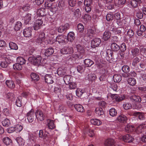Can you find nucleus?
I'll list each match as a JSON object with an SVG mask.
<instances>
[{"mask_svg":"<svg viewBox=\"0 0 146 146\" xmlns=\"http://www.w3.org/2000/svg\"><path fill=\"white\" fill-rule=\"evenodd\" d=\"M74 108L78 112H83L84 111V109L83 106L79 104H76L74 105Z\"/></svg>","mask_w":146,"mask_h":146,"instance_id":"6ab92c4d","label":"nucleus"},{"mask_svg":"<svg viewBox=\"0 0 146 146\" xmlns=\"http://www.w3.org/2000/svg\"><path fill=\"white\" fill-rule=\"evenodd\" d=\"M35 114L36 118H37L38 120L42 121L44 119L45 116L41 111L38 110Z\"/></svg>","mask_w":146,"mask_h":146,"instance_id":"0eeeda50","label":"nucleus"},{"mask_svg":"<svg viewBox=\"0 0 146 146\" xmlns=\"http://www.w3.org/2000/svg\"><path fill=\"white\" fill-rule=\"evenodd\" d=\"M123 139L125 142L130 143L133 141V138L129 134H127L125 135L123 137Z\"/></svg>","mask_w":146,"mask_h":146,"instance_id":"9d476101","label":"nucleus"},{"mask_svg":"<svg viewBox=\"0 0 146 146\" xmlns=\"http://www.w3.org/2000/svg\"><path fill=\"white\" fill-rule=\"evenodd\" d=\"M113 79L114 82H119L121 80V76L119 74H115L113 76Z\"/></svg>","mask_w":146,"mask_h":146,"instance_id":"2f4dec72","label":"nucleus"},{"mask_svg":"<svg viewBox=\"0 0 146 146\" xmlns=\"http://www.w3.org/2000/svg\"><path fill=\"white\" fill-rule=\"evenodd\" d=\"M22 26V24L21 22L18 21L17 22L15 27V30L16 31L20 30Z\"/></svg>","mask_w":146,"mask_h":146,"instance_id":"de8ad7c7","label":"nucleus"},{"mask_svg":"<svg viewBox=\"0 0 146 146\" xmlns=\"http://www.w3.org/2000/svg\"><path fill=\"white\" fill-rule=\"evenodd\" d=\"M17 63L22 65L25 64L26 60L24 58L21 57H19L17 58Z\"/></svg>","mask_w":146,"mask_h":146,"instance_id":"c9c22d12","label":"nucleus"},{"mask_svg":"<svg viewBox=\"0 0 146 146\" xmlns=\"http://www.w3.org/2000/svg\"><path fill=\"white\" fill-rule=\"evenodd\" d=\"M101 43V40L100 38H96L92 40L91 42V46L94 48L98 46Z\"/></svg>","mask_w":146,"mask_h":146,"instance_id":"39448f33","label":"nucleus"},{"mask_svg":"<svg viewBox=\"0 0 146 146\" xmlns=\"http://www.w3.org/2000/svg\"><path fill=\"white\" fill-rule=\"evenodd\" d=\"M122 70L123 72L127 73L130 71V68L127 65H124L122 66Z\"/></svg>","mask_w":146,"mask_h":146,"instance_id":"8fccbe9b","label":"nucleus"},{"mask_svg":"<svg viewBox=\"0 0 146 146\" xmlns=\"http://www.w3.org/2000/svg\"><path fill=\"white\" fill-rule=\"evenodd\" d=\"M45 7L47 9L50 8L52 9L53 8L52 3L50 1H47L45 2Z\"/></svg>","mask_w":146,"mask_h":146,"instance_id":"864d4df0","label":"nucleus"},{"mask_svg":"<svg viewBox=\"0 0 146 146\" xmlns=\"http://www.w3.org/2000/svg\"><path fill=\"white\" fill-rule=\"evenodd\" d=\"M48 128L50 129H52L55 127V126L53 121L51 120L49 121L48 124Z\"/></svg>","mask_w":146,"mask_h":146,"instance_id":"bf43d9fd","label":"nucleus"},{"mask_svg":"<svg viewBox=\"0 0 146 146\" xmlns=\"http://www.w3.org/2000/svg\"><path fill=\"white\" fill-rule=\"evenodd\" d=\"M136 16L139 19H141L143 17V15L141 11H138L137 13Z\"/></svg>","mask_w":146,"mask_h":146,"instance_id":"774afa93","label":"nucleus"},{"mask_svg":"<svg viewBox=\"0 0 146 146\" xmlns=\"http://www.w3.org/2000/svg\"><path fill=\"white\" fill-rule=\"evenodd\" d=\"M75 15L77 17H80L81 16V13L79 9H77L74 12Z\"/></svg>","mask_w":146,"mask_h":146,"instance_id":"69168bd1","label":"nucleus"},{"mask_svg":"<svg viewBox=\"0 0 146 146\" xmlns=\"http://www.w3.org/2000/svg\"><path fill=\"white\" fill-rule=\"evenodd\" d=\"M65 6V1L62 0L60 1L58 3V6L60 9H63Z\"/></svg>","mask_w":146,"mask_h":146,"instance_id":"603ef678","label":"nucleus"},{"mask_svg":"<svg viewBox=\"0 0 146 146\" xmlns=\"http://www.w3.org/2000/svg\"><path fill=\"white\" fill-rule=\"evenodd\" d=\"M95 111L97 115L98 116L103 115L104 114L103 109L101 108H96L95 110Z\"/></svg>","mask_w":146,"mask_h":146,"instance_id":"5701e85b","label":"nucleus"},{"mask_svg":"<svg viewBox=\"0 0 146 146\" xmlns=\"http://www.w3.org/2000/svg\"><path fill=\"white\" fill-rule=\"evenodd\" d=\"M130 99L131 101L133 102H140L141 101V98L139 96H137L136 95H133L130 97Z\"/></svg>","mask_w":146,"mask_h":146,"instance_id":"2eb2a0df","label":"nucleus"},{"mask_svg":"<svg viewBox=\"0 0 146 146\" xmlns=\"http://www.w3.org/2000/svg\"><path fill=\"white\" fill-rule=\"evenodd\" d=\"M3 143L6 145H8L11 144L12 143V141L10 138L8 137H5L2 139Z\"/></svg>","mask_w":146,"mask_h":146,"instance_id":"412c9836","label":"nucleus"},{"mask_svg":"<svg viewBox=\"0 0 146 146\" xmlns=\"http://www.w3.org/2000/svg\"><path fill=\"white\" fill-rule=\"evenodd\" d=\"M31 8V6L29 4H26L24 5L22 7L23 9L25 11H27L30 9Z\"/></svg>","mask_w":146,"mask_h":146,"instance_id":"680f3d73","label":"nucleus"},{"mask_svg":"<svg viewBox=\"0 0 146 146\" xmlns=\"http://www.w3.org/2000/svg\"><path fill=\"white\" fill-rule=\"evenodd\" d=\"M45 38V35L44 33H40L39 35L38 39L39 41L38 43H40L44 40Z\"/></svg>","mask_w":146,"mask_h":146,"instance_id":"79ce46f5","label":"nucleus"},{"mask_svg":"<svg viewBox=\"0 0 146 146\" xmlns=\"http://www.w3.org/2000/svg\"><path fill=\"white\" fill-rule=\"evenodd\" d=\"M113 15L112 13H108L106 16V19L108 21H110L113 20Z\"/></svg>","mask_w":146,"mask_h":146,"instance_id":"09e8293b","label":"nucleus"},{"mask_svg":"<svg viewBox=\"0 0 146 146\" xmlns=\"http://www.w3.org/2000/svg\"><path fill=\"white\" fill-rule=\"evenodd\" d=\"M111 47L113 50L115 51H118L120 48V47L115 42H113L111 44Z\"/></svg>","mask_w":146,"mask_h":146,"instance_id":"a878e982","label":"nucleus"},{"mask_svg":"<svg viewBox=\"0 0 146 146\" xmlns=\"http://www.w3.org/2000/svg\"><path fill=\"white\" fill-rule=\"evenodd\" d=\"M132 55L133 57L139 56L141 55V52L138 48H135L132 49L131 51Z\"/></svg>","mask_w":146,"mask_h":146,"instance_id":"f8f14e48","label":"nucleus"},{"mask_svg":"<svg viewBox=\"0 0 146 146\" xmlns=\"http://www.w3.org/2000/svg\"><path fill=\"white\" fill-rule=\"evenodd\" d=\"M71 77L70 76L67 75L64 78V81L66 84H68L71 82Z\"/></svg>","mask_w":146,"mask_h":146,"instance_id":"a19ab883","label":"nucleus"},{"mask_svg":"<svg viewBox=\"0 0 146 146\" xmlns=\"http://www.w3.org/2000/svg\"><path fill=\"white\" fill-rule=\"evenodd\" d=\"M141 3L140 0H132L131 2V6L134 7H136L137 5L140 4Z\"/></svg>","mask_w":146,"mask_h":146,"instance_id":"7c9ffc66","label":"nucleus"},{"mask_svg":"<svg viewBox=\"0 0 146 146\" xmlns=\"http://www.w3.org/2000/svg\"><path fill=\"white\" fill-rule=\"evenodd\" d=\"M111 98L113 99H115V100L117 102H119L122 101L123 99L122 98H120L119 96L116 94H113L111 95Z\"/></svg>","mask_w":146,"mask_h":146,"instance_id":"37998d69","label":"nucleus"},{"mask_svg":"<svg viewBox=\"0 0 146 146\" xmlns=\"http://www.w3.org/2000/svg\"><path fill=\"white\" fill-rule=\"evenodd\" d=\"M133 115L137 117L140 120H143L145 119V117L143 113L138 112H135L133 113Z\"/></svg>","mask_w":146,"mask_h":146,"instance_id":"a211bd4d","label":"nucleus"},{"mask_svg":"<svg viewBox=\"0 0 146 146\" xmlns=\"http://www.w3.org/2000/svg\"><path fill=\"white\" fill-rule=\"evenodd\" d=\"M56 41L59 43H66L67 42L68 40L66 39V37L63 35H61L54 37Z\"/></svg>","mask_w":146,"mask_h":146,"instance_id":"20e7f679","label":"nucleus"},{"mask_svg":"<svg viewBox=\"0 0 146 146\" xmlns=\"http://www.w3.org/2000/svg\"><path fill=\"white\" fill-rule=\"evenodd\" d=\"M6 85L10 88H13L15 87V84L14 82L11 80H7L6 81Z\"/></svg>","mask_w":146,"mask_h":146,"instance_id":"c85d7f7f","label":"nucleus"},{"mask_svg":"<svg viewBox=\"0 0 146 146\" xmlns=\"http://www.w3.org/2000/svg\"><path fill=\"white\" fill-rule=\"evenodd\" d=\"M54 52V50L52 48H49L47 49L45 52V55L47 56H49L51 55Z\"/></svg>","mask_w":146,"mask_h":146,"instance_id":"cd10ccee","label":"nucleus"},{"mask_svg":"<svg viewBox=\"0 0 146 146\" xmlns=\"http://www.w3.org/2000/svg\"><path fill=\"white\" fill-rule=\"evenodd\" d=\"M85 67L82 65H78L77 67L78 71L80 73H82L85 70Z\"/></svg>","mask_w":146,"mask_h":146,"instance_id":"ea45409f","label":"nucleus"},{"mask_svg":"<svg viewBox=\"0 0 146 146\" xmlns=\"http://www.w3.org/2000/svg\"><path fill=\"white\" fill-rule=\"evenodd\" d=\"M88 76L89 80L92 82L94 81L97 78L96 75L94 74H88Z\"/></svg>","mask_w":146,"mask_h":146,"instance_id":"a18cd8bd","label":"nucleus"},{"mask_svg":"<svg viewBox=\"0 0 146 146\" xmlns=\"http://www.w3.org/2000/svg\"><path fill=\"white\" fill-rule=\"evenodd\" d=\"M27 117L28 121L30 123L32 122L34 119H36V114L33 110H31L27 113Z\"/></svg>","mask_w":146,"mask_h":146,"instance_id":"f03ea898","label":"nucleus"},{"mask_svg":"<svg viewBox=\"0 0 146 146\" xmlns=\"http://www.w3.org/2000/svg\"><path fill=\"white\" fill-rule=\"evenodd\" d=\"M2 124L3 126L8 127L10 124V122L9 120L7 119H5L2 122Z\"/></svg>","mask_w":146,"mask_h":146,"instance_id":"6e6d98bb","label":"nucleus"},{"mask_svg":"<svg viewBox=\"0 0 146 146\" xmlns=\"http://www.w3.org/2000/svg\"><path fill=\"white\" fill-rule=\"evenodd\" d=\"M90 122L92 124L97 125H100L102 123L100 121L96 119H92L91 120Z\"/></svg>","mask_w":146,"mask_h":146,"instance_id":"72a5a7b5","label":"nucleus"},{"mask_svg":"<svg viewBox=\"0 0 146 146\" xmlns=\"http://www.w3.org/2000/svg\"><path fill=\"white\" fill-rule=\"evenodd\" d=\"M13 68L15 70H21L22 68V65L17 63L13 65Z\"/></svg>","mask_w":146,"mask_h":146,"instance_id":"58836bf2","label":"nucleus"},{"mask_svg":"<svg viewBox=\"0 0 146 146\" xmlns=\"http://www.w3.org/2000/svg\"><path fill=\"white\" fill-rule=\"evenodd\" d=\"M117 119L120 122L124 123L126 122L127 118L125 115H121L118 116Z\"/></svg>","mask_w":146,"mask_h":146,"instance_id":"4468645a","label":"nucleus"},{"mask_svg":"<svg viewBox=\"0 0 146 146\" xmlns=\"http://www.w3.org/2000/svg\"><path fill=\"white\" fill-rule=\"evenodd\" d=\"M31 15L30 14H27L25 17V23L26 24H27L31 20Z\"/></svg>","mask_w":146,"mask_h":146,"instance_id":"f704fd0d","label":"nucleus"},{"mask_svg":"<svg viewBox=\"0 0 146 146\" xmlns=\"http://www.w3.org/2000/svg\"><path fill=\"white\" fill-rule=\"evenodd\" d=\"M120 50L121 52H124L126 49V46L125 43H122L120 47Z\"/></svg>","mask_w":146,"mask_h":146,"instance_id":"e2e57ef3","label":"nucleus"},{"mask_svg":"<svg viewBox=\"0 0 146 146\" xmlns=\"http://www.w3.org/2000/svg\"><path fill=\"white\" fill-rule=\"evenodd\" d=\"M69 84V88L70 89H74L76 88V84L73 82H71Z\"/></svg>","mask_w":146,"mask_h":146,"instance_id":"4d7b16f0","label":"nucleus"},{"mask_svg":"<svg viewBox=\"0 0 146 146\" xmlns=\"http://www.w3.org/2000/svg\"><path fill=\"white\" fill-rule=\"evenodd\" d=\"M76 48L78 52L81 53H82V54L79 56L78 57L80 58H82L83 56L82 54L84 53L85 52L84 48L80 44L77 45L76 46Z\"/></svg>","mask_w":146,"mask_h":146,"instance_id":"1a4fd4ad","label":"nucleus"},{"mask_svg":"<svg viewBox=\"0 0 146 146\" xmlns=\"http://www.w3.org/2000/svg\"><path fill=\"white\" fill-rule=\"evenodd\" d=\"M16 141L18 144L20 145L23 146L24 144V141L21 137H18L16 139Z\"/></svg>","mask_w":146,"mask_h":146,"instance_id":"5fc2aeb1","label":"nucleus"},{"mask_svg":"<svg viewBox=\"0 0 146 146\" xmlns=\"http://www.w3.org/2000/svg\"><path fill=\"white\" fill-rule=\"evenodd\" d=\"M31 76L32 80L35 82L37 81L39 79L38 75L35 73H31Z\"/></svg>","mask_w":146,"mask_h":146,"instance_id":"c756f323","label":"nucleus"},{"mask_svg":"<svg viewBox=\"0 0 146 146\" xmlns=\"http://www.w3.org/2000/svg\"><path fill=\"white\" fill-rule=\"evenodd\" d=\"M85 6V11L87 13H89L92 9V5Z\"/></svg>","mask_w":146,"mask_h":146,"instance_id":"338daca9","label":"nucleus"},{"mask_svg":"<svg viewBox=\"0 0 146 146\" xmlns=\"http://www.w3.org/2000/svg\"><path fill=\"white\" fill-rule=\"evenodd\" d=\"M7 98L10 100H12L13 99L14 97V94L12 93H9L6 95Z\"/></svg>","mask_w":146,"mask_h":146,"instance_id":"052dcab7","label":"nucleus"},{"mask_svg":"<svg viewBox=\"0 0 146 146\" xmlns=\"http://www.w3.org/2000/svg\"><path fill=\"white\" fill-rule=\"evenodd\" d=\"M95 31L92 29H89L87 31V33L86 35V37H88L89 39L92 38L95 34Z\"/></svg>","mask_w":146,"mask_h":146,"instance_id":"9b49d317","label":"nucleus"},{"mask_svg":"<svg viewBox=\"0 0 146 146\" xmlns=\"http://www.w3.org/2000/svg\"><path fill=\"white\" fill-rule=\"evenodd\" d=\"M84 63L86 67H89L93 64L94 62L92 60L89 59H86L84 60Z\"/></svg>","mask_w":146,"mask_h":146,"instance_id":"b1692460","label":"nucleus"},{"mask_svg":"<svg viewBox=\"0 0 146 146\" xmlns=\"http://www.w3.org/2000/svg\"><path fill=\"white\" fill-rule=\"evenodd\" d=\"M109 113L110 115L112 117L116 116L117 115L116 110L114 108H111L109 110Z\"/></svg>","mask_w":146,"mask_h":146,"instance_id":"4c0bfd02","label":"nucleus"},{"mask_svg":"<svg viewBox=\"0 0 146 146\" xmlns=\"http://www.w3.org/2000/svg\"><path fill=\"white\" fill-rule=\"evenodd\" d=\"M110 33L108 31H106L104 33L102 39L105 41H107L110 37Z\"/></svg>","mask_w":146,"mask_h":146,"instance_id":"bb28decb","label":"nucleus"},{"mask_svg":"<svg viewBox=\"0 0 146 146\" xmlns=\"http://www.w3.org/2000/svg\"><path fill=\"white\" fill-rule=\"evenodd\" d=\"M123 106L124 109L126 110H128L131 108V105L129 103H126L124 104Z\"/></svg>","mask_w":146,"mask_h":146,"instance_id":"0e129e2a","label":"nucleus"},{"mask_svg":"<svg viewBox=\"0 0 146 146\" xmlns=\"http://www.w3.org/2000/svg\"><path fill=\"white\" fill-rule=\"evenodd\" d=\"M32 29L31 27L26 28L24 30L23 34L26 37H29L31 35Z\"/></svg>","mask_w":146,"mask_h":146,"instance_id":"6e6552de","label":"nucleus"},{"mask_svg":"<svg viewBox=\"0 0 146 146\" xmlns=\"http://www.w3.org/2000/svg\"><path fill=\"white\" fill-rule=\"evenodd\" d=\"M145 128H146V124H141L136 128V131L138 133H141L142 130Z\"/></svg>","mask_w":146,"mask_h":146,"instance_id":"393cba45","label":"nucleus"},{"mask_svg":"<svg viewBox=\"0 0 146 146\" xmlns=\"http://www.w3.org/2000/svg\"><path fill=\"white\" fill-rule=\"evenodd\" d=\"M75 38L74 34L73 32H70L68 34L66 39L68 41L72 42Z\"/></svg>","mask_w":146,"mask_h":146,"instance_id":"f3484780","label":"nucleus"},{"mask_svg":"<svg viewBox=\"0 0 146 146\" xmlns=\"http://www.w3.org/2000/svg\"><path fill=\"white\" fill-rule=\"evenodd\" d=\"M15 131L17 133L21 131L23 129V127L20 124H17L15 127Z\"/></svg>","mask_w":146,"mask_h":146,"instance_id":"3c124183","label":"nucleus"},{"mask_svg":"<svg viewBox=\"0 0 146 146\" xmlns=\"http://www.w3.org/2000/svg\"><path fill=\"white\" fill-rule=\"evenodd\" d=\"M61 52L64 54H70L73 52V49L72 47L66 46L61 50Z\"/></svg>","mask_w":146,"mask_h":146,"instance_id":"7ed1b4c3","label":"nucleus"},{"mask_svg":"<svg viewBox=\"0 0 146 146\" xmlns=\"http://www.w3.org/2000/svg\"><path fill=\"white\" fill-rule=\"evenodd\" d=\"M9 46L11 49L17 50L18 48L17 45L15 43L12 42H10L9 43Z\"/></svg>","mask_w":146,"mask_h":146,"instance_id":"c03bdc74","label":"nucleus"},{"mask_svg":"<svg viewBox=\"0 0 146 146\" xmlns=\"http://www.w3.org/2000/svg\"><path fill=\"white\" fill-rule=\"evenodd\" d=\"M37 14L39 16H44L46 15L45 9L42 8L38 9L37 11Z\"/></svg>","mask_w":146,"mask_h":146,"instance_id":"dca6fc26","label":"nucleus"},{"mask_svg":"<svg viewBox=\"0 0 146 146\" xmlns=\"http://www.w3.org/2000/svg\"><path fill=\"white\" fill-rule=\"evenodd\" d=\"M135 128L133 126L128 124L125 127V130L127 132H131L134 130Z\"/></svg>","mask_w":146,"mask_h":146,"instance_id":"4be33fe9","label":"nucleus"},{"mask_svg":"<svg viewBox=\"0 0 146 146\" xmlns=\"http://www.w3.org/2000/svg\"><path fill=\"white\" fill-rule=\"evenodd\" d=\"M115 4L119 6H121L124 4L126 2L125 0H114Z\"/></svg>","mask_w":146,"mask_h":146,"instance_id":"49530a36","label":"nucleus"},{"mask_svg":"<svg viewBox=\"0 0 146 146\" xmlns=\"http://www.w3.org/2000/svg\"><path fill=\"white\" fill-rule=\"evenodd\" d=\"M78 31L80 32H82L84 30V27L81 23H79L77 25Z\"/></svg>","mask_w":146,"mask_h":146,"instance_id":"13d9d810","label":"nucleus"},{"mask_svg":"<svg viewBox=\"0 0 146 146\" xmlns=\"http://www.w3.org/2000/svg\"><path fill=\"white\" fill-rule=\"evenodd\" d=\"M66 72L65 70L62 68H59L57 71V72L59 75L62 76L64 75Z\"/></svg>","mask_w":146,"mask_h":146,"instance_id":"e433bc0d","label":"nucleus"},{"mask_svg":"<svg viewBox=\"0 0 146 146\" xmlns=\"http://www.w3.org/2000/svg\"><path fill=\"white\" fill-rule=\"evenodd\" d=\"M127 81L128 84L131 86H134L136 83V80L133 78H130L128 79Z\"/></svg>","mask_w":146,"mask_h":146,"instance_id":"473e14b6","label":"nucleus"},{"mask_svg":"<svg viewBox=\"0 0 146 146\" xmlns=\"http://www.w3.org/2000/svg\"><path fill=\"white\" fill-rule=\"evenodd\" d=\"M45 81L48 84H52L53 81L51 75L50 74H46L44 77Z\"/></svg>","mask_w":146,"mask_h":146,"instance_id":"ddd939ff","label":"nucleus"},{"mask_svg":"<svg viewBox=\"0 0 146 146\" xmlns=\"http://www.w3.org/2000/svg\"><path fill=\"white\" fill-rule=\"evenodd\" d=\"M29 59L33 64L38 65L40 64L42 60V58L40 56H38L36 57H30L29 58Z\"/></svg>","mask_w":146,"mask_h":146,"instance_id":"f257e3e1","label":"nucleus"},{"mask_svg":"<svg viewBox=\"0 0 146 146\" xmlns=\"http://www.w3.org/2000/svg\"><path fill=\"white\" fill-rule=\"evenodd\" d=\"M114 143V141L113 139H108L105 141L104 145L106 146H110L113 145Z\"/></svg>","mask_w":146,"mask_h":146,"instance_id":"aec40b11","label":"nucleus"},{"mask_svg":"<svg viewBox=\"0 0 146 146\" xmlns=\"http://www.w3.org/2000/svg\"><path fill=\"white\" fill-rule=\"evenodd\" d=\"M43 23V21L41 19H37L34 25V30H37L40 28Z\"/></svg>","mask_w":146,"mask_h":146,"instance_id":"423d86ee","label":"nucleus"}]
</instances>
